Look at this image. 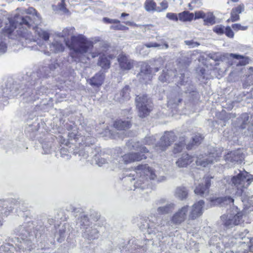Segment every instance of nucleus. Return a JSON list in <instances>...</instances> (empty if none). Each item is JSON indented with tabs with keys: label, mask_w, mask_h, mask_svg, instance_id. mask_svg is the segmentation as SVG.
Instances as JSON below:
<instances>
[{
	"label": "nucleus",
	"mask_w": 253,
	"mask_h": 253,
	"mask_svg": "<svg viewBox=\"0 0 253 253\" xmlns=\"http://www.w3.org/2000/svg\"><path fill=\"white\" fill-rule=\"evenodd\" d=\"M215 204H221L222 205H228L233 203L234 199L231 197H222L215 198L212 200Z\"/></svg>",
	"instance_id": "34"
},
{
	"label": "nucleus",
	"mask_w": 253,
	"mask_h": 253,
	"mask_svg": "<svg viewBox=\"0 0 253 253\" xmlns=\"http://www.w3.org/2000/svg\"><path fill=\"white\" fill-rule=\"evenodd\" d=\"M175 136L172 132H165L159 143L155 145L154 149L158 153L164 151L175 140Z\"/></svg>",
	"instance_id": "15"
},
{
	"label": "nucleus",
	"mask_w": 253,
	"mask_h": 253,
	"mask_svg": "<svg viewBox=\"0 0 253 253\" xmlns=\"http://www.w3.org/2000/svg\"><path fill=\"white\" fill-rule=\"evenodd\" d=\"M181 140L178 143H176L174 145L173 152L174 153H177L181 152L184 148L186 145L185 139L184 138L182 137L180 138Z\"/></svg>",
	"instance_id": "43"
},
{
	"label": "nucleus",
	"mask_w": 253,
	"mask_h": 253,
	"mask_svg": "<svg viewBox=\"0 0 253 253\" xmlns=\"http://www.w3.org/2000/svg\"><path fill=\"white\" fill-rule=\"evenodd\" d=\"M166 203L165 199H162L156 202L155 205L157 207L156 211L159 215L165 214L171 212L174 209L175 205L172 203Z\"/></svg>",
	"instance_id": "16"
},
{
	"label": "nucleus",
	"mask_w": 253,
	"mask_h": 253,
	"mask_svg": "<svg viewBox=\"0 0 253 253\" xmlns=\"http://www.w3.org/2000/svg\"><path fill=\"white\" fill-rule=\"evenodd\" d=\"M167 17L169 19L174 21H177L178 19L177 14L173 13H168L167 14Z\"/></svg>",
	"instance_id": "61"
},
{
	"label": "nucleus",
	"mask_w": 253,
	"mask_h": 253,
	"mask_svg": "<svg viewBox=\"0 0 253 253\" xmlns=\"http://www.w3.org/2000/svg\"><path fill=\"white\" fill-rule=\"evenodd\" d=\"M129 144L132 145V147L134 150L138 151L140 153H130L123 155L121 149L119 148L116 149L117 155L115 154L113 156V159L111 161L113 167L114 168H120L122 167V165L123 164H127L135 161H139L146 158V156L144 154H141V153H148V148L140 144L139 142L128 141L127 143L128 146H129Z\"/></svg>",
	"instance_id": "5"
},
{
	"label": "nucleus",
	"mask_w": 253,
	"mask_h": 253,
	"mask_svg": "<svg viewBox=\"0 0 253 253\" xmlns=\"http://www.w3.org/2000/svg\"><path fill=\"white\" fill-rule=\"evenodd\" d=\"M130 87L128 85H126L120 91V93L115 95V99L117 101L123 103L125 101L128 100L130 99Z\"/></svg>",
	"instance_id": "21"
},
{
	"label": "nucleus",
	"mask_w": 253,
	"mask_h": 253,
	"mask_svg": "<svg viewBox=\"0 0 253 253\" xmlns=\"http://www.w3.org/2000/svg\"><path fill=\"white\" fill-rule=\"evenodd\" d=\"M224 29L222 25H217L213 28V31L217 34H222L224 33Z\"/></svg>",
	"instance_id": "53"
},
{
	"label": "nucleus",
	"mask_w": 253,
	"mask_h": 253,
	"mask_svg": "<svg viewBox=\"0 0 253 253\" xmlns=\"http://www.w3.org/2000/svg\"><path fill=\"white\" fill-rule=\"evenodd\" d=\"M18 235L26 242H32L41 236V233L35 232L33 224L29 223L20 226L17 229Z\"/></svg>",
	"instance_id": "11"
},
{
	"label": "nucleus",
	"mask_w": 253,
	"mask_h": 253,
	"mask_svg": "<svg viewBox=\"0 0 253 253\" xmlns=\"http://www.w3.org/2000/svg\"><path fill=\"white\" fill-rule=\"evenodd\" d=\"M69 47L73 50L71 56L76 62H83L86 59H89L90 56L94 58L100 54L99 51H91L93 42L82 35L72 36Z\"/></svg>",
	"instance_id": "4"
},
{
	"label": "nucleus",
	"mask_w": 253,
	"mask_h": 253,
	"mask_svg": "<svg viewBox=\"0 0 253 253\" xmlns=\"http://www.w3.org/2000/svg\"><path fill=\"white\" fill-rule=\"evenodd\" d=\"M144 8L147 11H156L157 6L154 0H146Z\"/></svg>",
	"instance_id": "40"
},
{
	"label": "nucleus",
	"mask_w": 253,
	"mask_h": 253,
	"mask_svg": "<svg viewBox=\"0 0 253 253\" xmlns=\"http://www.w3.org/2000/svg\"><path fill=\"white\" fill-rule=\"evenodd\" d=\"M184 42L186 45L189 46L190 47L192 48L197 47L200 45V43L199 42H194L193 40L185 41Z\"/></svg>",
	"instance_id": "57"
},
{
	"label": "nucleus",
	"mask_w": 253,
	"mask_h": 253,
	"mask_svg": "<svg viewBox=\"0 0 253 253\" xmlns=\"http://www.w3.org/2000/svg\"><path fill=\"white\" fill-rule=\"evenodd\" d=\"M189 211L188 206H184L179 209L171 217L170 221L156 216L153 213L147 218L142 219L139 224L140 229L144 231L147 230L148 234H156L159 239H163L164 235L170 230V226L173 224L179 225L184 221Z\"/></svg>",
	"instance_id": "2"
},
{
	"label": "nucleus",
	"mask_w": 253,
	"mask_h": 253,
	"mask_svg": "<svg viewBox=\"0 0 253 253\" xmlns=\"http://www.w3.org/2000/svg\"><path fill=\"white\" fill-rule=\"evenodd\" d=\"M59 65L55 61L51 63L48 67H44L42 69V71L44 72V76H48L51 71H54L55 69L57 68Z\"/></svg>",
	"instance_id": "44"
},
{
	"label": "nucleus",
	"mask_w": 253,
	"mask_h": 253,
	"mask_svg": "<svg viewBox=\"0 0 253 253\" xmlns=\"http://www.w3.org/2000/svg\"><path fill=\"white\" fill-rule=\"evenodd\" d=\"M193 157L187 153L183 154L176 161V165L179 168H184L194 161Z\"/></svg>",
	"instance_id": "25"
},
{
	"label": "nucleus",
	"mask_w": 253,
	"mask_h": 253,
	"mask_svg": "<svg viewBox=\"0 0 253 253\" xmlns=\"http://www.w3.org/2000/svg\"><path fill=\"white\" fill-rule=\"evenodd\" d=\"M77 224L81 226L82 236L84 239L91 241L99 238L100 233L96 224L90 223L88 216L85 213H80Z\"/></svg>",
	"instance_id": "7"
},
{
	"label": "nucleus",
	"mask_w": 253,
	"mask_h": 253,
	"mask_svg": "<svg viewBox=\"0 0 253 253\" xmlns=\"http://www.w3.org/2000/svg\"><path fill=\"white\" fill-rule=\"evenodd\" d=\"M110 29L118 30H127L128 28V27L119 24L115 26L112 25L110 27Z\"/></svg>",
	"instance_id": "59"
},
{
	"label": "nucleus",
	"mask_w": 253,
	"mask_h": 253,
	"mask_svg": "<svg viewBox=\"0 0 253 253\" xmlns=\"http://www.w3.org/2000/svg\"><path fill=\"white\" fill-rule=\"evenodd\" d=\"M229 54L213 52L208 54V57L215 61H223L229 58Z\"/></svg>",
	"instance_id": "31"
},
{
	"label": "nucleus",
	"mask_w": 253,
	"mask_h": 253,
	"mask_svg": "<svg viewBox=\"0 0 253 253\" xmlns=\"http://www.w3.org/2000/svg\"><path fill=\"white\" fill-rule=\"evenodd\" d=\"M161 43L150 42L149 43H145L144 45L148 48L158 47L159 49H168L169 48V46L167 42H164L163 40H161Z\"/></svg>",
	"instance_id": "37"
},
{
	"label": "nucleus",
	"mask_w": 253,
	"mask_h": 253,
	"mask_svg": "<svg viewBox=\"0 0 253 253\" xmlns=\"http://www.w3.org/2000/svg\"><path fill=\"white\" fill-rule=\"evenodd\" d=\"M6 49L7 46L6 44L3 42H0V55L5 53L6 51Z\"/></svg>",
	"instance_id": "64"
},
{
	"label": "nucleus",
	"mask_w": 253,
	"mask_h": 253,
	"mask_svg": "<svg viewBox=\"0 0 253 253\" xmlns=\"http://www.w3.org/2000/svg\"><path fill=\"white\" fill-rule=\"evenodd\" d=\"M241 119L243 120V123L241 125V127L242 129H244L246 128L245 125L247 124V122L249 120V116L247 114H243L241 116Z\"/></svg>",
	"instance_id": "52"
},
{
	"label": "nucleus",
	"mask_w": 253,
	"mask_h": 253,
	"mask_svg": "<svg viewBox=\"0 0 253 253\" xmlns=\"http://www.w3.org/2000/svg\"><path fill=\"white\" fill-rule=\"evenodd\" d=\"M243 214L242 212L228 213L221 216L223 225L227 228H231L235 225L241 224L243 222Z\"/></svg>",
	"instance_id": "13"
},
{
	"label": "nucleus",
	"mask_w": 253,
	"mask_h": 253,
	"mask_svg": "<svg viewBox=\"0 0 253 253\" xmlns=\"http://www.w3.org/2000/svg\"><path fill=\"white\" fill-rule=\"evenodd\" d=\"M248 233V232L246 230H244V232H242L238 234L235 235V238L236 239L238 243L241 244V245H243L244 247L246 248L245 250H248V248L250 246V243L251 240L249 238H247L248 241L241 242V240H243L245 238L246 235Z\"/></svg>",
	"instance_id": "29"
},
{
	"label": "nucleus",
	"mask_w": 253,
	"mask_h": 253,
	"mask_svg": "<svg viewBox=\"0 0 253 253\" xmlns=\"http://www.w3.org/2000/svg\"><path fill=\"white\" fill-rule=\"evenodd\" d=\"M203 137L200 133H196L192 137V142L191 143H189L187 145V148L188 149H191L194 145L200 144L203 139Z\"/></svg>",
	"instance_id": "35"
},
{
	"label": "nucleus",
	"mask_w": 253,
	"mask_h": 253,
	"mask_svg": "<svg viewBox=\"0 0 253 253\" xmlns=\"http://www.w3.org/2000/svg\"><path fill=\"white\" fill-rule=\"evenodd\" d=\"M154 73L152 67L148 64H144L141 67L140 72L139 73L138 77H139L140 80L141 78L143 80L149 79L150 75Z\"/></svg>",
	"instance_id": "26"
},
{
	"label": "nucleus",
	"mask_w": 253,
	"mask_h": 253,
	"mask_svg": "<svg viewBox=\"0 0 253 253\" xmlns=\"http://www.w3.org/2000/svg\"><path fill=\"white\" fill-rule=\"evenodd\" d=\"M98 152V150L94 151L92 148L86 146L84 149L80 150L78 154L82 158L87 159L89 157L93 158V157H96Z\"/></svg>",
	"instance_id": "22"
},
{
	"label": "nucleus",
	"mask_w": 253,
	"mask_h": 253,
	"mask_svg": "<svg viewBox=\"0 0 253 253\" xmlns=\"http://www.w3.org/2000/svg\"><path fill=\"white\" fill-rule=\"evenodd\" d=\"M74 29L73 28H65L62 31V36L63 37H67L70 34L71 31H73V30Z\"/></svg>",
	"instance_id": "62"
},
{
	"label": "nucleus",
	"mask_w": 253,
	"mask_h": 253,
	"mask_svg": "<svg viewBox=\"0 0 253 253\" xmlns=\"http://www.w3.org/2000/svg\"><path fill=\"white\" fill-rule=\"evenodd\" d=\"M206 13L202 11H196L195 13V19L203 18L204 19Z\"/></svg>",
	"instance_id": "60"
},
{
	"label": "nucleus",
	"mask_w": 253,
	"mask_h": 253,
	"mask_svg": "<svg viewBox=\"0 0 253 253\" xmlns=\"http://www.w3.org/2000/svg\"><path fill=\"white\" fill-rule=\"evenodd\" d=\"M156 138L154 136H148L145 137L143 140V143L145 145H151L154 144Z\"/></svg>",
	"instance_id": "48"
},
{
	"label": "nucleus",
	"mask_w": 253,
	"mask_h": 253,
	"mask_svg": "<svg viewBox=\"0 0 253 253\" xmlns=\"http://www.w3.org/2000/svg\"><path fill=\"white\" fill-rule=\"evenodd\" d=\"M229 55V57L239 60V62L237 64V65L244 66L249 63V58L247 57L234 53H230Z\"/></svg>",
	"instance_id": "36"
},
{
	"label": "nucleus",
	"mask_w": 253,
	"mask_h": 253,
	"mask_svg": "<svg viewBox=\"0 0 253 253\" xmlns=\"http://www.w3.org/2000/svg\"><path fill=\"white\" fill-rule=\"evenodd\" d=\"M98 152L96 153V157H93V159L94 160L95 163L99 166L101 167L103 165L107 163L106 160L103 158H99L97 156Z\"/></svg>",
	"instance_id": "49"
},
{
	"label": "nucleus",
	"mask_w": 253,
	"mask_h": 253,
	"mask_svg": "<svg viewBox=\"0 0 253 253\" xmlns=\"http://www.w3.org/2000/svg\"><path fill=\"white\" fill-rule=\"evenodd\" d=\"M97 41L99 42V46L103 48L102 49V51H105L109 47V44L107 42L104 41H100L99 40H98Z\"/></svg>",
	"instance_id": "56"
},
{
	"label": "nucleus",
	"mask_w": 253,
	"mask_h": 253,
	"mask_svg": "<svg viewBox=\"0 0 253 253\" xmlns=\"http://www.w3.org/2000/svg\"><path fill=\"white\" fill-rule=\"evenodd\" d=\"M189 88L185 90L184 94H188L189 97L192 99L195 97L197 95V92L195 90V88L193 85H191L188 84Z\"/></svg>",
	"instance_id": "46"
},
{
	"label": "nucleus",
	"mask_w": 253,
	"mask_h": 253,
	"mask_svg": "<svg viewBox=\"0 0 253 253\" xmlns=\"http://www.w3.org/2000/svg\"><path fill=\"white\" fill-rule=\"evenodd\" d=\"M203 182L196 187L194 192L197 195L202 197L206 196L209 192V189L211 186V180L209 177H204Z\"/></svg>",
	"instance_id": "17"
},
{
	"label": "nucleus",
	"mask_w": 253,
	"mask_h": 253,
	"mask_svg": "<svg viewBox=\"0 0 253 253\" xmlns=\"http://www.w3.org/2000/svg\"><path fill=\"white\" fill-rule=\"evenodd\" d=\"M221 156V152L220 150H216L213 148V150L208 154L205 155L204 156L200 155L198 157L196 163L197 166L206 167L209 165H211L218 161Z\"/></svg>",
	"instance_id": "12"
},
{
	"label": "nucleus",
	"mask_w": 253,
	"mask_h": 253,
	"mask_svg": "<svg viewBox=\"0 0 253 253\" xmlns=\"http://www.w3.org/2000/svg\"><path fill=\"white\" fill-rule=\"evenodd\" d=\"M193 13L187 11H184L178 14V18L182 21H190L193 19Z\"/></svg>",
	"instance_id": "39"
},
{
	"label": "nucleus",
	"mask_w": 253,
	"mask_h": 253,
	"mask_svg": "<svg viewBox=\"0 0 253 253\" xmlns=\"http://www.w3.org/2000/svg\"><path fill=\"white\" fill-rule=\"evenodd\" d=\"M103 22L106 23H119L120 21L117 19H112L107 17H105L103 19Z\"/></svg>",
	"instance_id": "63"
},
{
	"label": "nucleus",
	"mask_w": 253,
	"mask_h": 253,
	"mask_svg": "<svg viewBox=\"0 0 253 253\" xmlns=\"http://www.w3.org/2000/svg\"><path fill=\"white\" fill-rule=\"evenodd\" d=\"M68 228V225L64 224L60 227V229L58 231V234L59 236V238L58 239V241L59 242H62V241L64 240L65 237H66L67 234V228Z\"/></svg>",
	"instance_id": "42"
},
{
	"label": "nucleus",
	"mask_w": 253,
	"mask_h": 253,
	"mask_svg": "<svg viewBox=\"0 0 253 253\" xmlns=\"http://www.w3.org/2000/svg\"><path fill=\"white\" fill-rule=\"evenodd\" d=\"M114 58V56L112 54H109L108 56L103 54L99 57L97 64L105 70L108 69L110 67V59Z\"/></svg>",
	"instance_id": "24"
},
{
	"label": "nucleus",
	"mask_w": 253,
	"mask_h": 253,
	"mask_svg": "<svg viewBox=\"0 0 253 253\" xmlns=\"http://www.w3.org/2000/svg\"><path fill=\"white\" fill-rule=\"evenodd\" d=\"M118 61L120 68L123 70H129L133 66V61L125 54H120L118 57Z\"/></svg>",
	"instance_id": "19"
},
{
	"label": "nucleus",
	"mask_w": 253,
	"mask_h": 253,
	"mask_svg": "<svg viewBox=\"0 0 253 253\" xmlns=\"http://www.w3.org/2000/svg\"><path fill=\"white\" fill-rule=\"evenodd\" d=\"M205 202L203 200H200L197 203L194 204L190 211L189 218L191 219H195L200 216L204 211V206Z\"/></svg>",
	"instance_id": "18"
},
{
	"label": "nucleus",
	"mask_w": 253,
	"mask_h": 253,
	"mask_svg": "<svg viewBox=\"0 0 253 253\" xmlns=\"http://www.w3.org/2000/svg\"><path fill=\"white\" fill-rule=\"evenodd\" d=\"M182 98L180 96V94H178L177 96H174L173 95H172L171 98L168 101V104L169 105L175 104L176 105H178L180 102H181L182 100Z\"/></svg>",
	"instance_id": "47"
},
{
	"label": "nucleus",
	"mask_w": 253,
	"mask_h": 253,
	"mask_svg": "<svg viewBox=\"0 0 253 253\" xmlns=\"http://www.w3.org/2000/svg\"><path fill=\"white\" fill-rule=\"evenodd\" d=\"M240 19V16L239 14L236 13L233 10L231 11V16L229 19H228V22H235L237 21H238Z\"/></svg>",
	"instance_id": "50"
},
{
	"label": "nucleus",
	"mask_w": 253,
	"mask_h": 253,
	"mask_svg": "<svg viewBox=\"0 0 253 253\" xmlns=\"http://www.w3.org/2000/svg\"><path fill=\"white\" fill-rule=\"evenodd\" d=\"M64 41L55 40L49 44L50 51L53 53H58L64 51L65 46Z\"/></svg>",
	"instance_id": "27"
},
{
	"label": "nucleus",
	"mask_w": 253,
	"mask_h": 253,
	"mask_svg": "<svg viewBox=\"0 0 253 253\" xmlns=\"http://www.w3.org/2000/svg\"><path fill=\"white\" fill-rule=\"evenodd\" d=\"M156 178V174L147 165H141L134 169L126 170L123 173L122 180L129 190H135L137 188H147L148 178L154 180Z\"/></svg>",
	"instance_id": "3"
},
{
	"label": "nucleus",
	"mask_w": 253,
	"mask_h": 253,
	"mask_svg": "<svg viewBox=\"0 0 253 253\" xmlns=\"http://www.w3.org/2000/svg\"><path fill=\"white\" fill-rule=\"evenodd\" d=\"M225 35L229 38H232L234 37V33L231 28L228 26L224 29V33Z\"/></svg>",
	"instance_id": "54"
},
{
	"label": "nucleus",
	"mask_w": 253,
	"mask_h": 253,
	"mask_svg": "<svg viewBox=\"0 0 253 253\" xmlns=\"http://www.w3.org/2000/svg\"><path fill=\"white\" fill-rule=\"evenodd\" d=\"M35 84H31V86L27 87L25 89L22 94L23 100L26 103H32L38 99L41 95L44 94H48L51 90L47 87L44 86H41L40 88L37 87L36 89L33 88V86Z\"/></svg>",
	"instance_id": "8"
},
{
	"label": "nucleus",
	"mask_w": 253,
	"mask_h": 253,
	"mask_svg": "<svg viewBox=\"0 0 253 253\" xmlns=\"http://www.w3.org/2000/svg\"><path fill=\"white\" fill-rule=\"evenodd\" d=\"M217 237H213L210 241V246H216L217 251L219 252H222L226 248H231L233 247L237 242L235 237H225L223 238L222 243L218 242L214 244V241H217Z\"/></svg>",
	"instance_id": "14"
},
{
	"label": "nucleus",
	"mask_w": 253,
	"mask_h": 253,
	"mask_svg": "<svg viewBox=\"0 0 253 253\" xmlns=\"http://www.w3.org/2000/svg\"><path fill=\"white\" fill-rule=\"evenodd\" d=\"M168 6V3L165 1H163L160 3V6H157L156 11L161 12L163 10H166Z\"/></svg>",
	"instance_id": "55"
},
{
	"label": "nucleus",
	"mask_w": 253,
	"mask_h": 253,
	"mask_svg": "<svg viewBox=\"0 0 253 253\" xmlns=\"http://www.w3.org/2000/svg\"><path fill=\"white\" fill-rule=\"evenodd\" d=\"M245 7L243 4L239 5L238 6L232 8V10L234 11L236 13L238 14L241 13L243 11H244Z\"/></svg>",
	"instance_id": "58"
},
{
	"label": "nucleus",
	"mask_w": 253,
	"mask_h": 253,
	"mask_svg": "<svg viewBox=\"0 0 253 253\" xmlns=\"http://www.w3.org/2000/svg\"><path fill=\"white\" fill-rule=\"evenodd\" d=\"M243 158L244 157L241 151L238 150L228 154L226 156L225 160L233 163L235 162L241 163Z\"/></svg>",
	"instance_id": "23"
},
{
	"label": "nucleus",
	"mask_w": 253,
	"mask_h": 253,
	"mask_svg": "<svg viewBox=\"0 0 253 253\" xmlns=\"http://www.w3.org/2000/svg\"><path fill=\"white\" fill-rule=\"evenodd\" d=\"M232 28L234 31H245L248 29V26H242L240 24L236 23L232 25Z\"/></svg>",
	"instance_id": "51"
},
{
	"label": "nucleus",
	"mask_w": 253,
	"mask_h": 253,
	"mask_svg": "<svg viewBox=\"0 0 253 253\" xmlns=\"http://www.w3.org/2000/svg\"><path fill=\"white\" fill-rule=\"evenodd\" d=\"M175 82L178 85H185L188 83L187 79L184 77V73H180L179 76H176L175 71L173 70L165 69L163 71V73L159 76V80L162 82Z\"/></svg>",
	"instance_id": "10"
},
{
	"label": "nucleus",
	"mask_w": 253,
	"mask_h": 253,
	"mask_svg": "<svg viewBox=\"0 0 253 253\" xmlns=\"http://www.w3.org/2000/svg\"><path fill=\"white\" fill-rule=\"evenodd\" d=\"M27 14L25 15H18L14 18L13 21L9 20V23L6 24L4 28V33L9 34L10 38H13L12 35L16 33V39L21 42L22 46L30 47L28 46V43L36 42L31 32L27 30V28H32L39 38L47 41L49 34L38 27L42 22V18L36 9L30 7L27 10Z\"/></svg>",
	"instance_id": "1"
},
{
	"label": "nucleus",
	"mask_w": 253,
	"mask_h": 253,
	"mask_svg": "<svg viewBox=\"0 0 253 253\" xmlns=\"http://www.w3.org/2000/svg\"><path fill=\"white\" fill-rule=\"evenodd\" d=\"M164 63L165 61L161 57L153 59L152 69L153 70L154 73L158 72L160 69L163 67Z\"/></svg>",
	"instance_id": "32"
},
{
	"label": "nucleus",
	"mask_w": 253,
	"mask_h": 253,
	"mask_svg": "<svg viewBox=\"0 0 253 253\" xmlns=\"http://www.w3.org/2000/svg\"><path fill=\"white\" fill-rule=\"evenodd\" d=\"M205 24L213 25L215 23V17L211 12L206 13L204 19Z\"/></svg>",
	"instance_id": "41"
},
{
	"label": "nucleus",
	"mask_w": 253,
	"mask_h": 253,
	"mask_svg": "<svg viewBox=\"0 0 253 253\" xmlns=\"http://www.w3.org/2000/svg\"><path fill=\"white\" fill-rule=\"evenodd\" d=\"M131 126V124L128 120H119L114 124V127L118 130H126L130 128Z\"/></svg>",
	"instance_id": "30"
},
{
	"label": "nucleus",
	"mask_w": 253,
	"mask_h": 253,
	"mask_svg": "<svg viewBox=\"0 0 253 253\" xmlns=\"http://www.w3.org/2000/svg\"><path fill=\"white\" fill-rule=\"evenodd\" d=\"M8 201L3 200L0 201V206L2 208L1 213L5 216H7L13 208L12 207Z\"/></svg>",
	"instance_id": "33"
},
{
	"label": "nucleus",
	"mask_w": 253,
	"mask_h": 253,
	"mask_svg": "<svg viewBox=\"0 0 253 253\" xmlns=\"http://www.w3.org/2000/svg\"><path fill=\"white\" fill-rule=\"evenodd\" d=\"M188 192L185 187H177L175 192V196L180 200H183L186 198Z\"/></svg>",
	"instance_id": "38"
},
{
	"label": "nucleus",
	"mask_w": 253,
	"mask_h": 253,
	"mask_svg": "<svg viewBox=\"0 0 253 253\" xmlns=\"http://www.w3.org/2000/svg\"><path fill=\"white\" fill-rule=\"evenodd\" d=\"M53 147V143L51 141L43 142L42 144V148L44 154H49L51 153Z\"/></svg>",
	"instance_id": "45"
},
{
	"label": "nucleus",
	"mask_w": 253,
	"mask_h": 253,
	"mask_svg": "<svg viewBox=\"0 0 253 253\" xmlns=\"http://www.w3.org/2000/svg\"><path fill=\"white\" fill-rule=\"evenodd\" d=\"M135 102L138 111V116L144 118L148 116L152 109V101L145 95H140L136 97Z\"/></svg>",
	"instance_id": "9"
},
{
	"label": "nucleus",
	"mask_w": 253,
	"mask_h": 253,
	"mask_svg": "<svg viewBox=\"0 0 253 253\" xmlns=\"http://www.w3.org/2000/svg\"><path fill=\"white\" fill-rule=\"evenodd\" d=\"M251 179L250 175L246 171H241L236 175L233 176L230 179L229 183L237 188L236 194L241 196L243 202H246L253 206V200H252L253 197L248 196L246 195L245 190L250 184Z\"/></svg>",
	"instance_id": "6"
},
{
	"label": "nucleus",
	"mask_w": 253,
	"mask_h": 253,
	"mask_svg": "<svg viewBox=\"0 0 253 253\" xmlns=\"http://www.w3.org/2000/svg\"><path fill=\"white\" fill-rule=\"evenodd\" d=\"M17 87L16 85L13 84L10 85L8 84L6 85V87L3 90V94L0 95L4 96L5 97H14L17 95Z\"/></svg>",
	"instance_id": "28"
},
{
	"label": "nucleus",
	"mask_w": 253,
	"mask_h": 253,
	"mask_svg": "<svg viewBox=\"0 0 253 253\" xmlns=\"http://www.w3.org/2000/svg\"><path fill=\"white\" fill-rule=\"evenodd\" d=\"M104 79V74L103 72H99L88 79L87 82L92 86L99 87L103 84Z\"/></svg>",
	"instance_id": "20"
}]
</instances>
